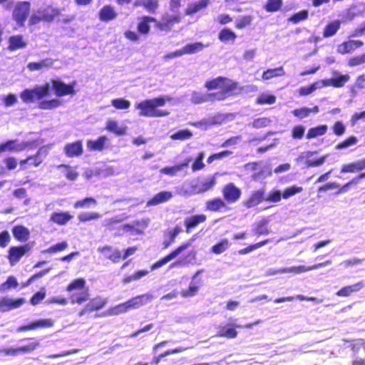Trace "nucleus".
Returning <instances> with one entry per match:
<instances>
[{"label":"nucleus","mask_w":365,"mask_h":365,"mask_svg":"<svg viewBox=\"0 0 365 365\" xmlns=\"http://www.w3.org/2000/svg\"><path fill=\"white\" fill-rule=\"evenodd\" d=\"M205 87L209 91L217 90V92L209 93L210 101H223L240 91L237 82L223 76L207 80Z\"/></svg>","instance_id":"1"},{"label":"nucleus","mask_w":365,"mask_h":365,"mask_svg":"<svg viewBox=\"0 0 365 365\" xmlns=\"http://www.w3.org/2000/svg\"><path fill=\"white\" fill-rule=\"evenodd\" d=\"M171 100L170 96H160L153 98L145 99L135 105V109L139 110V115L149 118L164 117L170 114L165 110H159L158 107L165 105L167 101Z\"/></svg>","instance_id":"2"},{"label":"nucleus","mask_w":365,"mask_h":365,"mask_svg":"<svg viewBox=\"0 0 365 365\" xmlns=\"http://www.w3.org/2000/svg\"><path fill=\"white\" fill-rule=\"evenodd\" d=\"M156 22L153 16L144 15L138 18L137 31L127 30L124 32V36L129 41L137 42L140 40V36H148L150 32V24Z\"/></svg>","instance_id":"3"},{"label":"nucleus","mask_w":365,"mask_h":365,"mask_svg":"<svg viewBox=\"0 0 365 365\" xmlns=\"http://www.w3.org/2000/svg\"><path fill=\"white\" fill-rule=\"evenodd\" d=\"M86 280L83 278H76L72 280L66 287V290L71 292L75 290H81L78 293H72L70 296L73 304H81L89 299L88 289L86 288Z\"/></svg>","instance_id":"4"},{"label":"nucleus","mask_w":365,"mask_h":365,"mask_svg":"<svg viewBox=\"0 0 365 365\" xmlns=\"http://www.w3.org/2000/svg\"><path fill=\"white\" fill-rule=\"evenodd\" d=\"M50 83H45L41 86H36L32 88H25L20 93V98L25 103H32L42 100L49 95Z\"/></svg>","instance_id":"5"},{"label":"nucleus","mask_w":365,"mask_h":365,"mask_svg":"<svg viewBox=\"0 0 365 365\" xmlns=\"http://www.w3.org/2000/svg\"><path fill=\"white\" fill-rule=\"evenodd\" d=\"M31 3L21 1L16 3L12 11V19L19 27L25 26L26 21L31 12Z\"/></svg>","instance_id":"6"},{"label":"nucleus","mask_w":365,"mask_h":365,"mask_svg":"<svg viewBox=\"0 0 365 365\" xmlns=\"http://www.w3.org/2000/svg\"><path fill=\"white\" fill-rule=\"evenodd\" d=\"M52 88L54 90L55 95L61 97L67 95H74L76 93L75 86L76 81H73L66 84L58 78L51 79V81Z\"/></svg>","instance_id":"7"},{"label":"nucleus","mask_w":365,"mask_h":365,"mask_svg":"<svg viewBox=\"0 0 365 365\" xmlns=\"http://www.w3.org/2000/svg\"><path fill=\"white\" fill-rule=\"evenodd\" d=\"M28 340L31 341L27 345L19 346L16 348H6L0 350L7 356H17L20 354L31 353L35 351L39 346V342L34 338H28Z\"/></svg>","instance_id":"8"},{"label":"nucleus","mask_w":365,"mask_h":365,"mask_svg":"<svg viewBox=\"0 0 365 365\" xmlns=\"http://www.w3.org/2000/svg\"><path fill=\"white\" fill-rule=\"evenodd\" d=\"M223 200L227 204L235 203L240 200L242 195L241 189L233 182L227 183L222 189Z\"/></svg>","instance_id":"9"},{"label":"nucleus","mask_w":365,"mask_h":365,"mask_svg":"<svg viewBox=\"0 0 365 365\" xmlns=\"http://www.w3.org/2000/svg\"><path fill=\"white\" fill-rule=\"evenodd\" d=\"M31 250V245L26 243L19 246H12L8 251L7 259L11 265L16 264L21 258Z\"/></svg>","instance_id":"10"},{"label":"nucleus","mask_w":365,"mask_h":365,"mask_svg":"<svg viewBox=\"0 0 365 365\" xmlns=\"http://www.w3.org/2000/svg\"><path fill=\"white\" fill-rule=\"evenodd\" d=\"M121 222V219L115 217H111L109 219H106L103 222V226L108 230H116V235H121L125 232L133 231L135 227L133 225L130 224H122L118 227L115 225Z\"/></svg>","instance_id":"11"},{"label":"nucleus","mask_w":365,"mask_h":365,"mask_svg":"<svg viewBox=\"0 0 365 365\" xmlns=\"http://www.w3.org/2000/svg\"><path fill=\"white\" fill-rule=\"evenodd\" d=\"M54 322L51 319H39L29 324H23L17 327V332H25L38 329L49 328L53 326Z\"/></svg>","instance_id":"12"},{"label":"nucleus","mask_w":365,"mask_h":365,"mask_svg":"<svg viewBox=\"0 0 365 365\" xmlns=\"http://www.w3.org/2000/svg\"><path fill=\"white\" fill-rule=\"evenodd\" d=\"M26 303L24 298L12 299L8 297L0 298V312H6L12 309H18Z\"/></svg>","instance_id":"13"},{"label":"nucleus","mask_w":365,"mask_h":365,"mask_svg":"<svg viewBox=\"0 0 365 365\" xmlns=\"http://www.w3.org/2000/svg\"><path fill=\"white\" fill-rule=\"evenodd\" d=\"M189 246V243H183L176 247L175 250L171 251L169 254L160 258L155 263L153 264L151 267V269H155L159 267H161L164 264H167L168 262L175 258L178 255H179L183 250H186Z\"/></svg>","instance_id":"14"},{"label":"nucleus","mask_w":365,"mask_h":365,"mask_svg":"<svg viewBox=\"0 0 365 365\" xmlns=\"http://www.w3.org/2000/svg\"><path fill=\"white\" fill-rule=\"evenodd\" d=\"M181 19L178 15L163 16L160 21L156 19L155 26L162 31H170L173 26L179 23Z\"/></svg>","instance_id":"15"},{"label":"nucleus","mask_w":365,"mask_h":365,"mask_svg":"<svg viewBox=\"0 0 365 365\" xmlns=\"http://www.w3.org/2000/svg\"><path fill=\"white\" fill-rule=\"evenodd\" d=\"M336 77L326 78L321 81L323 87L332 86L334 88H341L349 80L350 76L348 74H339L337 72L334 73Z\"/></svg>","instance_id":"16"},{"label":"nucleus","mask_w":365,"mask_h":365,"mask_svg":"<svg viewBox=\"0 0 365 365\" xmlns=\"http://www.w3.org/2000/svg\"><path fill=\"white\" fill-rule=\"evenodd\" d=\"M263 201H265V190L264 188H260L253 191L250 196L243 201V204L246 207L250 208L259 205Z\"/></svg>","instance_id":"17"},{"label":"nucleus","mask_w":365,"mask_h":365,"mask_svg":"<svg viewBox=\"0 0 365 365\" xmlns=\"http://www.w3.org/2000/svg\"><path fill=\"white\" fill-rule=\"evenodd\" d=\"M330 264H331V261L327 260L325 262H323L321 263H317L314 265L308 266V267H306L304 265H299V266L291 267H287V268H283V269H281L279 272L281 273L294 272V273L299 274L302 272H305L307 271L317 269L319 267H325Z\"/></svg>","instance_id":"18"},{"label":"nucleus","mask_w":365,"mask_h":365,"mask_svg":"<svg viewBox=\"0 0 365 365\" xmlns=\"http://www.w3.org/2000/svg\"><path fill=\"white\" fill-rule=\"evenodd\" d=\"M364 46L361 40H348L337 46V53L341 55L354 52L356 49Z\"/></svg>","instance_id":"19"},{"label":"nucleus","mask_w":365,"mask_h":365,"mask_svg":"<svg viewBox=\"0 0 365 365\" xmlns=\"http://www.w3.org/2000/svg\"><path fill=\"white\" fill-rule=\"evenodd\" d=\"M43 22L51 23L61 14V9L53 7L52 5H48L38 9Z\"/></svg>","instance_id":"20"},{"label":"nucleus","mask_w":365,"mask_h":365,"mask_svg":"<svg viewBox=\"0 0 365 365\" xmlns=\"http://www.w3.org/2000/svg\"><path fill=\"white\" fill-rule=\"evenodd\" d=\"M205 210L210 212H217L228 210L229 207L223 199L220 197H214L206 201Z\"/></svg>","instance_id":"21"},{"label":"nucleus","mask_w":365,"mask_h":365,"mask_svg":"<svg viewBox=\"0 0 365 365\" xmlns=\"http://www.w3.org/2000/svg\"><path fill=\"white\" fill-rule=\"evenodd\" d=\"M207 220V216L205 214H197L187 217L184 220L185 232L190 233L193 229L200 224L204 223Z\"/></svg>","instance_id":"22"},{"label":"nucleus","mask_w":365,"mask_h":365,"mask_svg":"<svg viewBox=\"0 0 365 365\" xmlns=\"http://www.w3.org/2000/svg\"><path fill=\"white\" fill-rule=\"evenodd\" d=\"M40 153L41 150H38L36 154L29 155L26 158L21 160L19 161V170L24 171L28 170L30 165L34 167L39 166L43 162V159L40 157Z\"/></svg>","instance_id":"23"},{"label":"nucleus","mask_w":365,"mask_h":365,"mask_svg":"<svg viewBox=\"0 0 365 365\" xmlns=\"http://www.w3.org/2000/svg\"><path fill=\"white\" fill-rule=\"evenodd\" d=\"M240 327H242V326L235 324L220 326L217 332V336L227 339H235L238 334L236 328Z\"/></svg>","instance_id":"24"},{"label":"nucleus","mask_w":365,"mask_h":365,"mask_svg":"<svg viewBox=\"0 0 365 365\" xmlns=\"http://www.w3.org/2000/svg\"><path fill=\"white\" fill-rule=\"evenodd\" d=\"M98 19L103 22H109L115 19L118 13L110 4L104 5L98 13Z\"/></svg>","instance_id":"25"},{"label":"nucleus","mask_w":365,"mask_h":365,"mask_svg":"<svg viewBox=\"0 0 365 365\" xmlns=\"http://www.w3.org/2000/svg\"><path fill=\"white\" fill-rule=\"evenodd\" d=\"M99 252L104 254L105 257L113 262L117 263L122 259V254L120 250L113 249L110 245H104L98 248Z\"/></svg>","instance_id":"26"},{"label":"nucleus","mask_w":365,"mask_h":365,"mask_svg":"<svg viewBox=\"0 0 365 365\" xmlns=\"http://www.w3.org/2000/svg\"><path fill=\"white\" fill-rule=\"evenodd\" d=\"M27 43L21 34H15L8 38V50L10 51L25 48Z\"/></svg>","instance_id":"27"},{"label":"nucleus","mask_w":365,"mask_h":365,"mask_svg":"<svg viewBox=\"0 0 365 365\" xmlns=\"http://www.w3.org/2000/svg\"><path fill=\"white\" fill-rule=\"evenodd\" d=\"M365 169V158L361 160L342 165L341 173H354Z\"/></svg>","instance_id":"28"},{"label":"nucleus","mask_w":365,"mask_h":365,"mask_svg":"<svg viewBox=\"0 0 365 365\" xmlns=\"http://www.w3.org/2000/svg\"><path fill=\"white\" fill-rule=\"evenodd\" d=\"M64 152L66 156L73 158L80 156L83 153V145L81 140H76L73 143L66 144Z\"/></svg>","instance_id":"29"},{"label":"nucleus","mask_w":365,"mask_h":365,"mask_svg":"<svg viewBox=\"0 0 365 365\" xmlns=\"http://www.w3.org/2000/svg\"><path fill=\"white\" fill-rule=\"evenodd\" d=\"M190 160L191 159L190 158H187L181 163L175 165L173 166L164 167L161 168L160 172L162 174H165L169 176H174L177 174V173L187 168L189 165Z\"/></svg>","instance_id":"30"},{"label":"nucleus","mask_w":365,"mask_h":365,"mask_svg":"<svg viewBox=\"0 0 365 365\" xmlns=\"http://www.w3.org/2000/svg\"><path fill=\"white\" fill-rule=\"evenodd\" d=\"M364 287V282L363 281L358 282L354 284L347 285L341 287L338 290L336 294L339 297H349L352 293L359 292Z\"/></svg>","instance_id":"31"},{"label":"nucleus","mask_w":365,"mask_h":365,"mask_svg":"<svg viewBox=\"0 0 365 365\" xmlns=\"http://www.w3.org/2000/svg\"><path fill=\"white\" fill-rule=\"evenodd\" d=\"M11 231L14 238L19 242H26L30 237L29 229L24 225H15L13 227Z\"/></svg>","instance_id":"32"},{"label":"nucleus","mask_w":365,"mask_h":365,"mask_svg":"<svg viewBox=\"0 0 365 365\" xmlns=\"http://www.w3.org/2000/svg\"><path fill=\"white\" fill-rule=\"evenodd\" d=\"M72 218L73 215L68 212H54L51 215L50 220L58 225H65Z\"/></svg>","instance_id":"33"},{"label":"nucleus","mask_w":365,"mask_h":365,"mask_svg":"<svg viewBox=\"0 0 365 365\" xmlns=\"http://www.w3.org/2000/svg\"><path fill=\"white\" fill-rule=\"evenodd\" d=\"M341 24V21L339 19L329 21L323 29V38H329L334 36L340 29Z\"/></svg>","instance_id":"34"},{"label":"nucleus","mask_w":365,"mask_h":365,"mask_svg":"<svg viewBox=\"0 0 365 365\" xmlns=\"http://www.w3.org/2000/svg\"><path fill=\"white\" fill-rule=\"evenodd\" d=\"M173 195L171 192L169 191H161L157 194H155L153 197H151L147 202V205L148 206H155L158 204L165 202L168 201Z\"/></svg>","instance_id":"35"},{"label":"nucleus","mask_w":365,"mask_h":365,"mask_svg":"<svg viewBox=\"0 0 365 365\" xmlns=\"http://www.w3.org/2000/svg\"><path fill=\"white\" fill-rule=\"evenodd\" d=\"M24 145L18 143V140H8L2 143H0V148L2 153L6 151H21L24 150Z\"/></svg>","instance_id":"36"},{"label":"nucleus","mask_w":365,"mask_h":365,"mask_svg":"<svg viewBox=\"0 0 365 365\" xmlns=\"http://www.w3.org/2000/svg\"><path fill=\"white\" fill-rule=\"evenodd\" d=\"M107 140L108 138L106 135H101L96 140H87V148L91 151L103 150Z\"/></svg>","instance_id":"37"},{"label":"nucleus","mask_w":365,"mask_h":365,"mask_svg":"<svg viewBox=\"0 0 365 365\" xmlns=\"http://www.w3.org/2000/svg\"><path fill=\"white\" fill-rule=\"evenodd\" d=\"M135 6H143L147 11L155 14L159 7L158 0H137Z\"/></svg>","instance_id":"38"},{"label":"nucleus","mask_w":365,"mask_h":365,"mask_svg":"<svg viewBox=\"0 0 365 365\" xmlns=\"http://www.w3.org/2000/svg\"><path fill=\"white\" fill-rule=\"evenodd\" d=\"M210 4V0H200L193 4H188L185 11L186 15H192L199 11L206 8Z\"/></svg>","instance_id":"39"},{"label":"nucleus","mask_w":365,"mask_h":365,"mask_svg":"<svg viewBox=\"0 0 365 365\" xmlns=\"http://www.w3.org/2000/svg\"><path fill=\"white\" fill-rule=\"evenodd\" d=\"M237 37V34L230 28H223L218 33V39L222 43H233Z\"/></svg>","instance_id":"40"},{"label":"nucleus","mask_w":365,"mask_h":365,"mask_svg":"<svg viewBox=\"0 0 365 365\" xmlns=\"http://www.w3.org/2000/svg\"><path fill=\"white\" fill-rule=\"evenodd\" d=\"M327 125H319L317 126L310 128L307 133L306 138L307 139H312L319 136H322L327 133Z\"/></svg>","instance_id":"41"},{"label":"nucleus","mask_w":365,"mask_h":365,"mask_svg":"<svg viewBox=\"0 0 365 365\" xmlns=\"http://www.w3.org/2000/svg\"><path fill=\"white\" fill-rule=\"evenodd\" d=\"M106 299L101 296H97L91 299L86 305L91 312L101 309L106 304Z\"/></svg>","instance_id":"42"},{"label":"nucleus","mask_w":365,"mask_h":365,"mask_svg":"<svg viewBox=\"0 0 365 365\" xmlns=\"http://www.w3.org/2000/svg\"><path fill=\"white\" fill-rule=\"evenodd\" d=\"M53 65V60L51 58H44L38 62H30L27 65L29 70L31 71H39L43 68H48Z\"/></svg>","instance_id":"43"},{"label":"nucleus","mask_w":365,"mask_h":365,"mask_svg":"<svg viewBox=\"0 0 365 365\" xmlns=\"http://www.w3.org/2000/svg\"><path fill=\"white\" fill-rule=\"evenodd\" d=\"M61 101L58 98L41 100L38 102V108L41 110H52L59 107Z\"/></svg>","instance_id":"44"},{"label":"nucleus","mask_w":365,"mask_h":365,"mask_svg":"<svg viewBox=\"0 0 365 365\" xmlns=\"http://www.w3.org/2000/svg\"><path fill=\"white\" fill-rule=\"evenodd\" d=\"M283 6V0H267L263 8L269 13H274L280 11Z\"/></svg>","instance_id":"45"},{"label":"nucleus","mask_w":365,"mask_h":365,"mask_svg":"<svg viewBox=\"0 0 365 365\" xmlns=\"http://www.w3.org/2000/svg\"><path fill=\"white\" fill-rule=\"evenodd\" d=\"M285 74L284 68L279 66L275 68H269L262 73V78L263 80H269L274 77L282 76Z\"/></svg>","instance_id":"46"},{"label":"nucleus","mask_w":365,"mask_h":365,"mask_svg":"<svg viewBox=\"0 0 365 365\" xmlns=\"http://www.w3.org/2000/svg\"><path fill=\"white\" fill-rule=\"evenodd\" d=\"M106 129L117 135H123L126 133V129L123 126H120L115 120H108L106 123Z\"/></svg>","instance_id":"47"},{"label":"nucleus","mask_w":365,"mask_h":365,"mask_svg":"<svg viewBox=\"0 0 365 365\" xmlns=\"http://www.w3.org/2000/svg\"><path fill=\"white\" fill-rule=\"evenodd\" d=\"M153 296L150 294H143L138 295L130 299L133 307L134 309L138 308L148 302L151 301Z\"/></svg>","instance_id":"48"},{"label":"nucleus","mask_w":365,"mask_h":365,"mask_svg":"<svg viewBox=\"0 0 365 365\" xmlns=\"http://www.w3.org/2000/svg\"><path fill=\"white\" fill-rule=\"evenodd\" d=\"M97 201L93 197H86L83 199L76 201L73 204V207L76 209L79 208H88L91 206H96Z\"/></svg>","instance_id":"49"},{"label":"nucleus","mask_w":365,"mask_h":365,"mask_svg":"<svg viewBox=\"0 0 365 365\" xmlns=\"http://www.w3.org/2000/svg\"><path fill=\"white\" fill-rule=\"evenodd\" d=\"M308 17H309L308 11L306 9H303V10H301V11L291 15L287 19V21L292 24H297L301 21H304L307 20L308 19Z\"/></svg>","instance_id":"50"},{"label":"nucleus","mask_w":365,"mask_h":365,"mask_svg":"<svg viewBox=\"0 0 365 365\" xmlns=\"http://www.w3.org/2000/svg\"><path fill=\"white\" fill-rule=\"evenodd\" d=\"M68 246V244L66 241H61L55 245H53L48 247L46 250L42 251V253L44 254H53L57 252H61L64 251Z\"/></svg>","instance_id":"51"},{"label":"nucleus","mask_w":365,"mask_h":365,"mask_svg":"<svg viewBox=\"0 0 365 365\" xmlns=\"http://www.w3.org/2000/svg\"><path fill=\"white\" fill-rule=\"evenodd\" d=\"M205 48V45L201 42H195L193 43L186 44L182 47V51L185 54H192L202 51Z\"/></svg>","instance_id":"52"},{"label":"nucleus","mask_w":365,"mask_h":365,"mask_svg":"<svg viewBox=\"0 0 365 365\" xmlns=\"http://www.w3.org/2000/svg\"><path fill=\"white\" fill-rule=\"evenodd\" d=\"M19 285V283L14 276H9L6 280L0 284V292L4 293L11 288H16Z\"/></svg>","instance_id":"53"},{"label":"nucleus","mask_w":365,"mask_h":365,"mask_svg":"<svg viewBox=\"0 0 365 365\" xmlns=\"http://www.w3.org/2000/svg\"><path fill=\"white\" fill-rule=\"evenodd\" d=\"M229 240L226 238L222 239L211 247V252L220 255L226 251L229 247Z\"/></svg>","instance_id":"54"},{"label":"nucleus","mask_w":365,"mask_h":365,"mask_svg":"<svg viewBox=\"0 0 365 365\" xmlns=\"http://www.w3.org/2000/svg\"><path fill=\"white\" fill-rule=\"evenodd\" d=\"M269 241H270V240L266 239V240H262L260 242H258L257 243L249 245L246 247L239 250L238 253L240 255L248 254V253L251 252L252 251L257 250V249L267 245L268 242H269Z\"/></svg>","instance_id":"55"},{"label":"nucleus","mask_w":365,"mask_h":365,"mask_svg":"<svg viewBox=\"0 0 365 365\" xmlns=\"http://www.w3.org/2000/svg\"><path fill=\"white\" fill-rule=\"evenodd\" d=\"M200 284H197L195 282H190L187 289H182L180 292L182 297L187 298L195 296L199 291Z\"/></svg>","instance_id":"56"},{"label":"nucleus","mask_w":365,"mask_h":365,"mask_svg":"<svg viewBox=\"0 0 365 365\" xmlns=\"http://www.w3.org/2000/svg\"><path fill=\"white\" fill-rule=\"evenodd\" d=\"M302 191L303 187L296 185L287 187L282 192V198L288 199L296 194L302 192Z\"/></svg>","instance_id":"57"},{"label":"nucleus","mask_w":365,"mask_h":365,"mask_svg":"<svg viewBox=\"0 0 365 365\" xmlns=\"http://www.w3.org/2000/svg\"><path fill=\"white\" fill-rule=\"evenodd\" d=\"M276 101V97L272 94L262 93L259 95L256 99V103L259 105L268 104L271 105Z\"/></svg>","instance_id":"58"},{"label":"nucleus","mask_w":365,"mask_h":365,"mask_svg":"<svg viewBox=\"0 0 365 365\" xmlns=\"http://www.w3.org/2000/svg\"><path fill=\"white\" fill-rule=\"evenodd\" d=\"M101 215L96 212H81L78 215V219L80 222H86L88 221L98 220Z\"/></svg>","instance_id":"59"},{"label":"nucleus","mask_w":365,"mask_h":365,"mask_svg":"<svg viewBox=\"0 0 365 365\" xmlns=\"http://www.w3.org/2000/svg\"><path fill=\"white\" fill-rule=\"evenodd\" d=\"M192 136V133L187 129L180 130L178 132L171 135L170 138L173 140H185L190 138Z\"/></svg>","instance_id":"60"},{"label":"nucleus","mask_w":365,"mask_h":365,"mask_svg":"<svg viewBox=\"0 0 365 365\" xmlns=\"http://www.w3.org/2000/svg\"><path fill=\"white\" fill-rule=\"evenodd\" d=\"M357 142H358V139L356 136L350 135V136L347 137L346 138H345L344 140H342V141L339 142L338 144H336V148L339 149V150H341V149L346 148L347 147L354 145L356 144Z\"/></svg>","instance_id":"61"},{"label":"nucleus","mask_w":365,"mask_h":365,"mask_svg":"<svg viewBox=\"0 0 365 365\" xmlns=\"http://www.w3.org/2000/svg\"><path fill=\"white\" fill-rule=\"evenodd\" d=\"M204 157L205 155L203 152H200L197 153L192 165V170L193 172L200 170L205 168V165L203 163Z\"/></svg>","instance_id":"62"},{"label":"nucleus","mask_w":365,"mask_h":365,"mask_svg":"<svg viewBox=\"0 0 365 365\" xmlns=\"http://www.w3.org/2000/svg\"><path fill=\"white\" fill-rule=\"evenodd\" d=\"M252 17L250 15L243 16L236 20L235 26L237 29H242L251 24Z\"/></svg>","instance_id":"63"},{"label":"nucleus","mask_w":365,"mask_h":365,"mask_svg":"<svg viewBox=\"0 0 365 365\" xmlns=\"http://www.w3.org/2000/svg\"><path fill=\"white\" fill-rule=\"evenodd\" d=\"M134 309L130 301V299L125 302L120 303L115 306L113 309L115 314H122L128 312V310Z\"/></svg>","instance_id":"64"}]
</instances>
